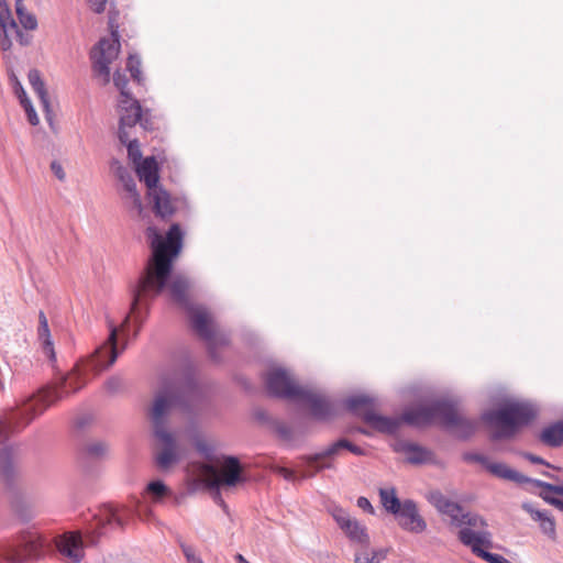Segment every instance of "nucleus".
<instances>
[{
    "mask_svg": "<svg viewBox=\"0 0 563 563\" xmlns=\"http://www.w3.org/2000/svg\"><path fill=\"white\" fill-rule=\"evenodd\" d=\"M3 357L8 364H10V367L19 379L23 377L32 367V361L27 355L25 341L18 343L16 349L14 345L9 346L4 351Z\"/></svg>",
    "mask_w": 563,
    "mask_h": 563,
    "instance_id": "f3484780",
    "label": "nucleus"
},
{
    "mask_svg": "<svg viewBox=\"0 0 563 563\" xmlns=\"http://www.w3.org/2000/svg\"><path fill=\"white\" fill-rule=\"evenodd\" d=\"M394 450L405 455L406 461L411 464H423L432 459L428 449L409 441L399 440L394 444Z\"/></svg>",
    "mask_w": 563,
    "mask_h": 563,
    "instance_id": "6ab92c4d",
    "label": "nucleus"
},
{
    "mask_svg": "<svg viewBox=\"0 0 563 563\" xmlns=\"http://www.w3.org/2000/svg\"><path fill=\"white\" fill-rule=\"evenodd\" d=\"M109 453V445L101 440H92L86 443L84 454L87 459L96 461L104 459Z\"/></svg>",
    "mask_w": 563,
    "mask_h": 563,
    "instance_id": "473e14b6",
    "label": "nucleus"
},
{
    "mask_svg": "<svg viewBox=\"0 0 563 563\" xmlns=\"http://www.w3.org/2000/svg\"><path fill=\"white\" fill-rule=\"evenodd\" d=\"M202 400V389L197 384L191 371L185 372L181 376L174 375L163 378L162 386L155 393L148 411L154 435L162 446L155 457L161 468H168L181 457L179 445L167 430L170 412L176 408L189 412L198 408Z\"/></svg>",
    "mask_w": 563,
    "mask_h": 563,
    "instance_id": "7ed1b4c3",
    "label": "nucleus"
},
{
    "mask_svg": "<svg viewBox=\"0 0 563 563\" xmlns=\"http://www.w3.org/2000/svg\"><path fill=\"white\" fill-rule=\"evenodd\" d=\"M541 474L548 478L555 479V481L558 479V477L550 472L543 471Z\"/></svg>",
    "mask_w": 563,
    "mask_h": 563,
    "instance_id": "0e129e2a",
    "label": "nucleus"
},
{
    "mask_svg": "<svg viewBox=\"0 0 563 563\" xmlns=\"http://www.w3.org/2000/svg\"><path fill=\"white\" fill-rule=\"evenodd\" d=\"M124 144H126V147H128V155H129V158L135 164L137 165L142 158V153H141V150H140V145H139V142L137 140H131L129 137V141L125 142Z\"/></svg>",
    "mask_w": 563,
    "mask_h": 563,
    "instance_id": "79ce46f5",
    "label": "nucleus"
},
{
    "mask_svg": "<svg viewBox=\"0 0 563 563\" xmlns=\"http://www.w3.org/2000/svg\"><path fill=\"white\" fill-rule=\"evenodd\" d=\"M344 402L351 412L361 417L371 428L387 434L396 433L402 421L416 427L427 426L435 420L442 422L448 404V401L437 400L429 405L408 408L400 418H397L377 413L374 399L366 395L352 396Z\"/></svg>",
    "mask_w": 563,
    "mask_h": 563,
    "instance_id": "20e7f679",
    "label": "nucleus"
},
{
    "mask_svg": "<svg viewBox=\"0 0 563 563\" xmlns=\"http://www.w3.org/2000/svg\"><path fill=\"white\" fill-rule=\"evenodd\" d=\"M131 512L126 509H118L113 507H107L103 510L104 520H107V525L122 528L128 519L130 518Z\"/></svg>",
    "mask_w": 563,
    "mask_h": 563,
    "instance_id": "72a5a7b5",
    "label": "nucleus"
},
{
    "mask_svg": "<svg viewBox=\"0 0 563 563\" xmlns=\"http://www.w3.org/2000/svg\"><path fill=\"white\" fill-rule=\"evenodd\" d=\"M126 68L131 74V77L137 82L141 84L143 81L142 71H141V60L137 55L130 54L126 63Z\"/></svg>",
    "mask_w": 563,
    "mask_h": 563,
    "instance_id": "58836bf2",
    "label": "nucleus"
},
{
    "mask_svg": "<svg viewBox=\"0 0 563 563\" xmlns=\"http://www.w3.org/2000/svg\"><path fill=\"white\" fill-rule=\"evenodd\" d=\"M29 82L34 90V92L37 95L42 109L45 112L46 119L52 124V109L51 103L48 99V93L45 88V84L42 79L41 73L37 69H31L27 75Z\"/></svg>",
    "mask_w": 563,
    "mask_h": 563,
    "instance_id": "412c9836",
    "label": "nucleus"
},
{
    "mask_svg": "<svg viewBox=\"0 0 563 563\" xmlns=\"http://www.w3.org/2000/svg\"><path fill=\"white\" fill-rule=\"evenodd\" d=\"M120 109V124L118 136L121 143L129 141L128 129L133 128L140 123L144 130H151L152 124L150 120L143 115L140 102L134 98H125L119 100Z\"/></svg>",
    "mask_w": 563,
    "mask_h": 563,
    "instance_id": "1a4fd4ad",
    "label": "nucleus"
},
{
    "mask_svg": "<svg viewBox=\"0 0 563 563\" xmlns=\"http://www.w3.org/2000/svg\"><path fill=\"white\" fill-rule=\"evenodd\" d=\"M136 174L141 181H144L148 191L157 187L158 166L155 157L144 158L136 165Z\"/></svg>",
    "mask_w": 563,
    "mask_h": 563,
    "instance_id": "5701e85b",
    "label": "nucleus"
},
{
    "mask_svg": "<svg viewBox=\"0 0 563 563\" xmlns=\"http://www.w3.org/2000/svg\"><path fill=\"white\" fill-rule=\"evenodd\" d=\"M113 82L115 87L120 90V99L131 98L132 96L126 90L128 79L120 71H117L113 76Z\"/></svg>",
    "mask_w": 563,
    "mask_h": 563,
    "instance_id": "37998d69",
    "label": "nucleus"
},
{
    "mask_svg": "<svg viewBox=\"0 0 563 563\" xmlns=\"http://www.w3.org/2000/svg\"><path fill=\"white\" fill-rule=\"evenodd\" d=\"M266 387L271 395L290 400H295L302 388L290 372L282 367H274L267 373Z\"/></svg>",
    "mask_w": 563,
    "mask_h": 563,
    "instance_id": "f8f14e48",
    "label": "nucleus"
},
{
    "mask_svg": "<svg viewBox=\"0 0 563 563\" xmlns=\"http://www.w3.org/2000/svg\"><path fill=\"white\" fill-rule=\"evenodd\" d=\"M146 234L151 241L153 255L145 274L133 290L131 312H135L142 302L158 296L170 278L169 292L173 300L187 310L191 325L198 335L209 344L214 343L217 332L209 311L202 306L191 305L188 299L190 280L183 274L172 276L173 257L178 255L183 246L180 227L173 224L165 239L154 227H148Z\"/></svg>",
    "mask_w": 563,
    "mask_h": 563,
    "instance_id": "f257e3e1",
    "label": "nucleus"
},
{
    "mask_svg": "<svg viewBox=\"0 0 563 563\" xmlns=\"http://www.w3.org/2000/svg\"><path fill=\"white\" fill-rule=\"evenodd\" d=\"M463 460L468 463H478V464L483 465L485 468L490 461L486 455L481 454V453H475V452L464 453Z\"/></svg>",
    "mask_w": 563,
    "mask_h": 563,
    "instance_id": "c03bdc74",
    "label": "nucleus"
},
{
    "mask_svg": "<svg viewBox=\"0 0 563 563\" xmlns=\"http://www.w3.org/2000/svg\"><path fill=\"white\" fill-rule=\"evenodd\" d=\"M55 544L59 554L69 563L82 561L87 543L78 531H69L56 537Z\"/></svg>",
    "mask_w": 563,
    "mask_h": 563,
    "instance_id": "ddd939ff",
    "label": "nucleus"
},
{
    "mask_svg": "<svg viewBox=\"0 0 563 563\" xmlns=\"http://www.w3.org/2000/svg\"><path fill=\"white\" fill-rule=\"evenodd\" d=\"M207 485L212 489H220L223 486H235L242 482V467L240 461L235 456H227L224 459L221 471L208 465L205 468Z\"/></svg>",
    "mask_w": 563,
    "mask_h": 563,
    "instance_id": "9d476101",
    "label": "nucleus"
},
{
    "mask_svg": "<svg viewBox=\"0 0 563 563\" xmlns=\"http://www.w3.org/2000/svg\"><path fill=\"white\" fill-rule=\"evenodd\" d=\"M339 444H340V440H338L336 442L329 445L322 452L316 453V456L313 457V460H316L320 456H325L327 459H331V457L338 455L340 450L344 449V445H339Z\"/></svg>",
    "mask_w": 563,
    "mask_h": 563,
    "instance_id": "de8ad7c7",
    "label": "nucleus"
},
{
    "mask_svg": "<svg viewBox=\"0 0 563 563\" xmlns=\"http://www.w3.org/2000/svg\"><path fill=\"white\" fill-rule=\"evenodd\" d=\"M148 196L153 201L154 210L157 216L166 218L174 213L175 209L166 190L157 186L148 191Z\"/></svg>",
    "mask_w": 563,
    "mask_h": 563,
    "instance_id": "b1692460",
    "label": "nucleus"
},
{
    "mask_svg": "<svg viewBox=\"0 0 563 563\" xmlns=\"http://www.w3.org/2000/svg\"><path fill=\"white\" fill-rule=\"evenodd\" d=\"M111 168L118 179L124 178L125 174L130 173L118 159L111 162Z\"/></svg>",
    "mask_w": 563,
    "mask_h": 563,
    "instance_id": "4d7b16f0",
    "label": "nucleus"
},
{
    "mask_svg": "<svg viewBox=\"0 0 563 563\" xmlns=\"http://www.w3.org/2000/svg\"><path fill=\"white\" fill-rule=\"evenodd\" d=\"M108 0H89L90 9L96 13H102L106 10Z\"/></svg>",
    "mask_w": 563,
    "mask_h": 563,
    "instance_id": "bf43d9fd",
    "label": "nucleus"
},
{
    "mask_svg": "<svg viewBox=\"0 0 563 563\" xmlns=\"http://www.w3.org/2000/svg\"><path fill=\"white\" fill-rule=\"evenodd\" d=\"M539 439L549 446H560L563 443V421H558L545 427L541 431Z\"/></svg>",
    "mask_w": 563,
    "mask_h": 563,
    "instance_id": "c85d7f7f",
    "label": "nucleus"
},
{
    "mask_svg": "<svg viewBox=\"0 0 563 563\" xmlns=\"http://www.w3.org/2000/svg\"><path fill=\"white\" fill-rule=\"evenodd\" d=\"M125 190V202L130 208L136 210L137 214H141L143 211L141 196L136 190V184L131 175V173L125 174L124 178L119 179Z\"/></svg>",
    "mask_w": 563,
    "mask_h": 563,
    "instance_id": "bb28decb",
    "label": "nucleus"
},
{
    "mask_svg": "<svg viewBox=\"0 0 563 563\" xmlns=\"http://www.w3.org/2000/svg\"><path fill=\"white\" fill-rule=\"evenodd\" d=\"M549 492L547 490H543L540 496L542 497V499L548 503L549 505H552L554 507H556L558 509L562 510L563 511V500L562 499H559L556 497H553V496H550L548 494Z\"/></svg>",
    "mask_w": 563,
    "mask_h": 563,
    "instance_id": "5fc2aeb1",
    "label": "nucleus"
},
{
    "mask_svg": "<svg viewBox=\"0 0 563 563\" xmlns=\"http://www.w3.org/2000/svg\"><path fill=\"white\" fill-rule=\"evenodd\" d=\"M129 320H130V316L128 314L124 318L122 324L120 325V330L122 333L125 332V328L128 327ZM124 336H125V334L122 335V340H125ZM125 346H126V341L123 342L121 351H123L125 349Z\"/></svg>",
    "mask_w": 563,
    "mask_h": 563,
    "instance_id": "680f3d73",
    "label": "nucleus"
},
{
    "mask_svg": "<svg viewBox=\"0 0 563 563\" xmlns=\"http://www.w3.org/2000/svg\"><path fill=\"white\" fill-rule=\"evenodd\" d=\"M15 474L14 450L11 446H4L0 450V476L10 484Z\"/></svg>",
    "mask_w": 563,
    "mask_h": 563,
    "instance_id": "cd10ccee",
    "label": "nucleus"
},
{
    "mask_svg": "<svg viewBox=\"0 0 563 563\" xmlns=\"http://www.w3.org/2000/svg\"><path fill=\"white\" fill-rule=\"evenodd\" d=\"M533 485L549 493H555L563 496V485H553L540 479H534Z\"/></svg>",
    "mask_w": 563,
    "mask_h": 563,
    "instance_id": "09e8293b",
    "label": "nucleus"
},
{
    "mask_svg": "<svg viewBox=\"0 0 563 563\" xmlns=\"http://www.w3.org/2000/svg\"><path fill=\"white\" fill-rule=\"evenodd\" d=\"M428 501L437 509L440 515L445 516L456 501H453L440 490H431L427 495Z\"/></svg>",
    "mask_w": 563,
    "mask_h": 563,
    "instance_id": "2f4dec72",
    "label": "nucleus"
},
{
    "mask_svg": "<svg viewBox=\"0 0 563 563\" xmlns=\"http://www.w3.org/2000/svg\"><path fill=\"white\" fill-rule=\"evenodd\" d=\"M15 1V12L19 18L20 24L29 31H33L37 27V20L34 14L27 12L23 4V0Z\"/></svg>",
    "mask_w": 563,
    "mask_h": 563,
    "instance_id": "c9c22d12",
    "label": "nucleus"
},
{
    "mask_svg": "<svg viewBox=\"0 0 563 563\" xmlns=\"http://www.w3.org/2000/svg\"><path fill=\"white\" fill-rule=\"evenodd\" d=\"M108 338L88 357L77 363L56 383L41 388L36 394L24 399L16 408L10 409L3 418H0V443L7 441L11 434L24 429L53 404L81 389L87 383L88 375H98L115 362L120 354L118 349L119 328L112 321H108Z\"/></svg>",
    "mask_w": 563,
    "mask_h": 563,
    "instance_id": "f03ea898",
    "label": "nucleus"
},
{
    "mask_svg": "<svg viewBox=\"0 0 563 563\" xmlns=\"http://www.w3.org/2000/svg\"><path fill=\"white\" fill-rule=\"evenodd\" d=\"M125 190V202L130 208L136 210L137 214H141L143 211L141 196L136 190V184L131 175V173L125 174L124 178L119 179Z\"/></svg>",
    "mask_w": 563,
    "mask_h": 563,
    "instance_id": "a878e982",
    "label": "nucleus"
},
{
    "mask_svg": "<svg viewBox=\"0 0 563 563\" xmlns=\"http://www.w3.org/2000/svg\"><path fill=\"white\" fill-rule=\"evenodd\" d=\"M486 470L498 478L510 481L517 484H533L534 481L533 478H530L519 473L518 471L509 467L507 464L501 462L489 461L488 465L486 466Z\"/></svg>",
    "mask_w": 563,
    "mask_h": 563,
    "instance_id": "4be33fe9",
    "label": "nucleus"
},
{
    "mask_svg": "<svg viewBox=\"0 0 563 563\" xmlns=\"http://www.w3.org/2000/svg\"><path fill=\"white\" fill-rule=\"evenodd\" d=\"M316 454L303 455L299 457L300 464L298 467H301L299 478L306 479L313 477L317 473L323 470H331L334 467V464L327 459L325 456H320L316 460L313 457Z\"/></svg>",
    "mask_w": 563,
    "mask_h": 563,
    "instance_id": "aec40b11",
    "label": "nucleus"
},
{
    "mask_svg": "<svg viewBox=\"0 0 563 563\" xmlns=\"http://www.w3.org/2000/svg\"><path fill=\"white\" fill-rule=\"evenodd\" d=\"M356 505L358 508H361L363 511H365L367 514H371V515L375 514L374 507L372 506L371 501L366 497H358Z\"/></svg>",
    "mask_w": 563,
    "mask_h": 563,
    "instance_id": "13d9d810",
    "label": "nucleus"
},
{
    "mask_svg": "<svg viewBox=\"0 0 563 563\" xmlns=\"http://www.w3.org/2000/svg\"><path fill=\"white\" fill-rule=\"evenodd\" d=\"M51 170L58 180L64 181L66 179V173L59 162L53 161L51 163Z\"/></svg>",
    "mask_w": 563,
    "mask_h": 563,
    "instance_id": "6e6d98bb",
    "label": "nucleus"
},
{
    "mask_svg": "<svg viewBox=\"0 0 563 563\" xmlns=\"http://www.w3.org/2000/svg\"><path fill=\"white\" fill-rule=\"evenodd\" d=\"M330 512L335 523L354 548L369 545L371 538L364 523L338 506H334Z\"/></svg>",
    "mask_w": 563,
    "mask_h": 563,
    "instance_id": "6e6552de",
    "label": "nucleus"
},
{
    "mask_svg": "<svg viewBox=\"0 0 563 563\" xmlns=\"http://www.w3.org/2000/svg\"><path fill=\"white\" fill-rule=\"evenodd\" d=\"M339 445H344V449L349 450L351 453L355 454V455H364L365 454V450L353 444L352 442H350L349 440L346 439H340V444Z\"/></svg>",
    "mask_w": 563,
    "mask_h": 563,
    "instance_id": "864d4df0",
    "label": "nucleus"
},
{
    "mask_svg": "<svg viewBox=\"0 0 563 563\" xmlns=\"http://www.w3.org/2000/svg\"><path fill=\"white\" fill-rule=\"evenodd\" d=\"M14 89L20 100V103L22 104V99L27 98V96L19 81L15 82Z\"/></svg>",
    "mask_w": 563,
    "mask_h": 563,
    "instance_id": "052dcab7",
    "label": "nucleus"
},
{
    "mask_svg": "<svg viewBox=\"0 0 563 563\" xmlns=\"http://www.w3.org/2000/svg\"><path fill=\"white\" fill-rule=\"evenodd\" d=\"M18 24L14 21L11 10L5 0H0V29H14Z\"/></svg>",
    "mask_w": 563,
    "mask_h": 563,
    "instance_id": "4c0bfd02",
    "label": "nucleus"
},
{
    "mask_svg": "<svg viewBox=\"0 0 563 563\" xmlns=\"http://www.w3.org/2000/svg\"><path fill=\"white\" fill-rule=\"evenodd\" d=\"M445 516L450 518L451 526L460 528V531L464 528H470L472 530L487 529V522L483 517L464 510L459 503H455Z\"/></svg>",
    "mask_w": 563,
    "mask_h": 563,
    "instance_id": "dca6fc26",
    "label": "nucleus"
},
{
    "mask_svg": "<svg viewBox=\"0 0 563 563\" xmlns=\"http://www.w3.org/2000/svg\"><path fill=\"white\" fill-rule=\"evenodd\" d=\"M146 494L154 503H159L170 490L162 481H152L146 486Z\"/></svg>",
    "mask_w": 563,
    "mask_h": 563,
    "instance_id": "e433bc0d",
    "label": "nucleus"
},
{
    "mask_svg": "<svg viewBox=\"0 0 563 563\" xmlns=\"http://www.w3.org/2000/svg\"><path fill=\"white\" fill-rule=\"evenodd\" d=\"M16 379H19L18 376L10 367V364H8V362L3 358L2 363L0 364V388L3 389L5 384H11Z\"/></svg>",
    "mask_w": 563,
    "mask_h": 563,
    "instance_id": "ea45409f",
    "label": "nucleus"
},
{
    "mask_svg": "<svg viewBox=\"0 0 563 563\" xmlns=\"http://www.w3.org/2000/svg\"><path fill=\"white\" fill-rule=\"evenodd\" d=\"M123 379L120 376H112L107 379L104 386L108 393L115 394L122 390Z\"/></svg>",
    "mask_w": 563,
    "mask_h": 563,
    "instance_id": "49530a36",
    "label": "nucleus"
},
{
    "mask_svg": "<svg viewBox=\"0 0 563 563\" xmlns=\"http://www.w3.org/2000/svg\"><path fill=\"white\" fill-rule=\"evenodd\" d=\"M380 504L383 508L391 515H395L402 506V500L397 497L396 489L394 487H383L378 490Z\"/></svg>",
    "mask_w": 563,
    "mask_h": 563,
    "instance_id": "7c9ffc66",
    "label": "nucleus"
},
{
    "mask_svg": "<svg viewBox=\"0 0 563 563\" xmlns=\"http://www.w3.org/2000/svg\"><path fill=\"white\" fill-rule=\"evenodd\" d=\"M522 456L533 463V464H540V465H544L547 467H551V468H554V470H559V467H555L553 465H551L549 462H547L544 459H542L541 456H538V455H534L532 453H528V452H525L522 453Z\"/></svg>",
    "mask_w": 563,
    "mask_h": 563,
    "instance_id": "603ef678",
    "label": "nucleus"
},
{
    "mask_svg": "<svg viewBox=\"0 0 563 563\" xmlns=\"http://www.w3.org/2000/svg\"><path fill=\"white\" fill-rule=\"evenodd\" d=\"M276 432L284 441L290 442L292 440V430L285 423H278L276 426Z\"/></svg>",
    "mask_w": 563,
    "mask_h": 563,
    "instance_id": "8fccbe9b",
    "label": "nucleus"
},
{
    "mask_svg": "<svg viewBox=\"0 0 563 563\" xmlns=\"http://www.w3.org/2000/svg\"><path fill=\"white\" fill-rule=\"evenodd\" d=\"M87 538H88V542H89L90 544H95V543L97 542V540H96L95 536H88Z\"/></svg>",
    "mask_w": 563,
    "mask_h": 563,
    "instance_id": "69168bd1",
    "label": "nucleus"
},
{
    "mask_svg": "<svg viewBox=\"0 0 563 563\" xmlns=\"http://www.w3.org/2000/svg\"><path fill=\"white\" fill-rule=\"evenodd\" d=\"M111 38H101L91 52L93 70L102 76L104 82L110 80V64L117 59L120 53V36L117 31H112Z\"/></svg>",
    "mask_w": 563,
    "mask_h": 563,
    "instance_id": "0eeeda50",
    "label": "nucleus"
},
{
    "mask_svg": "<svg viewBox=\"0 0 563 563\" xmlns=\"http://www.w3.org/2000/svg\"><path fill=\"white\" fill-rule=\"evenodd\" d=\"M181 552L187 563H205L197 550L187 543L180 542Z\"/></svg>",
    "mask_w": 563,
    "mask_h": 563,
    "instance_id": "a19ab883",
    "label": "nucleus"
},
{
    "mask_svg": "<svg viewBox=\"0 0 563 563\" xmlns=\"http://www.w3.org/2000/svg\"><path fill=\"white\" fill-rule=\"evenodd\" d=\"M46 545L47 542L42 534L36 530H30L1 543L0 552L9 563H23L42 558Z\"/></svg>",
    "mask_w": 563,
    "mask_h": 563,
    "instance_id": "423d86ee",
    "label": "nucleus"
},
{
    "mask_svg": "<svg viewBox=\"0 0 563 563\" xmlns=\"http://www.w3.org/2000/svg\"><path fill=\"white\" fill-rule=\"evenodd\" d=\"M22 107L26 112L29 122L32 125H37L40 120L29 98L22 99Z\"/></svg>",
    "mask_w": 563,
    "mask_h": 563,
    "instance_id": "a18cd8bd",
    "label": "nucleus"
},
{
    "mask_svg": "<svg viewBox=\"0 0 563 563\" xmlns=\"http://www.w3.org/2000/svg\"><path fill=\"white\" fill-rule=\"evenodd\" d=\"M38 336L42 340L43 354L49 361H55V351L49 335L47 319L43 312H40Z\"/></svg>",
    "mask_w": 563,
    "mask_h": 563,
    "instance_id": "c756f323",
    "label": "nucleus"
},
{
    "mask_svg": "<svg viewBox=\"0 0 563 563\" xmlns=\"http://www.w3.org/2000/svg\"><path fill=\"white\" fill-rule=\"evenodd\" d=\"M354 553V563H380L387 558L389 549H371L369 545L356 547Z\"/></svg>",
    "mask_w": 563,
    "mask_h": 563,
    "instance_id": "393cba45",
    "label": "nucleus"
},
{
    "mask_svg": "<svg viewBox=\"0 0 563 563\" xmlns=\"http://www.w3.org/2000/svg\"><path fill=\"white\" fill-rule=\"evenodd\" d=\"M275 472L277 474H279L280 476H283L288 482H294L298 477L297 473L294 470L285 467V466H276Z\"/></svg>",
    "mask_w": 563,
    "mask_h": 563,
    "instance_id": "3c124183",
    "label": "nucleus"
},
{
    "mask_svg": "<svg viewBox=\"0 0 563 563\" xmlns=\"http://www.w3.org/2000/svg\"><path fill=\"white\" fill-rule=\"evenodd\" d=\"M394 516L405 531L419 534L427 530V522L420 515L417 503L412 499L402 500V506Z\"/></svg>",
    "mask_w": 563,
    "mask_h": 563,
    "instance_id": "4468645a",
    "label": "nucleus"
},
{
    "mask_svg": "<svg viewBox=\"0 0 563 563\" xmlns=\"http://www.w3.org/2000/svg\"><path fill=\"white\" fill-rule=\"evenodd\" d=\"M295 401L306 405L317 420H327L335 415L336 406L328 396L319 390L302 387Z\"/></svg>",
    "mask_w": 563,
    "mask_h": 563,
    "instance_id": "9b49d317",
    "label": "nucleus"
},
{
    "mask_svg": "<svg viewBox=\"0 0 563 563\" xmlns=\"http://www.w3.org/2000/svg\"><path fill=\"white\" fill-rule=\"evenodd\" d=\"M521 507L527 514L530 515L533 521L539 523L540 530L543 534H545L551 541L556 540L558 534L555 519L548 510L537 509L532 504L529 503H523Z\"/></svg>",
    "mask_w": 563,
    "mask_h": 563,
    "instance_id": "a211bd4d",
    "label": "nucleus"
},
{
    "mask_svg": "<svg viewBox=\"0 0 563 563\" xmlns=\"http://www.w3.org/2000/svg\"><path fill=\"white\" fill-rule=\"evenodd\" d=\"M92 533H93V534L96 533V534L99 537V536H101L103 532H102V531H100V530H97V529H96V530H93V532H92Z\"/></svg>",
    "mask_w": 563,
    "mask_h": 563,
    "instance_id": "774afa93",
    "label": "nucleus"
},
{
    "mask_svg": "<svg viewBox=\"0 0 563 563\" xmlns=\"http://www.w3.org/2000/svg\"><path fill=\"white\" fill-rule=\"evenodd\" d=\"M534 407L525 401H508L496 410H489L482 415V419L496 430L492 434L493 440L512 438L521 427L529 424L536 417Z\"/></svg>",
    "mask_w": 563,
    "mask_h": 563,
    "instance_id": "39448f33",
    "label": "nucleus"
},
{
    "mask_svg": "<svg viewBox=\"0 0 563 563\" xmlns=\"http://www.w3.org/2000/svg\"><path fill=\"white\" fill-rule=\"evenodd\" d=\"M234 559L236 563H250L242 554H236Z\"/></svg>",
    "mask_w": 563,
    "mask_h": 563,
    "instance_id": "e2e57ef3",
    "label": "nucleus"
},
{
    "mask_svg": "<svg viewBox=\"0 0 563 563\" xmlns=\"http://www.w3.org/2000/svg\"><path fill=\"white\" fill-rule=\"evenodd\" d=\"M444 410L441 423L445 428L452 430L454 434L461 439H467L474 434L478 426L476 420L462 416L454 405L449 401Z\"/></svg>",
    "mask_w": 563,
    "mask_h": 563,
    "instance_id": "2eb2a0df",
    "label": "nucleus"
},
{
    "mask_svg": "<svg viewBox=\"0 0 563 563\" xmlns=\"http://www.w3.org/2000/svg\"><path fill=\"white\" fill-rule=\"evenodd\" d=\"M12 35H15L22 45H26L29 43V41L26 38H24L23 33L21 32L19 26H16L14 29L3 27V29H0V49L1 51L7 52L11 48V46H12L11 36Z\"/></svg>",
    "mask_w": 563,
    "mask_h": 563,
    "instance_id": "f704fd0d",
    "label": "nucleus"
},
{
    "mask_svg": "<svg viewBox=\"0 0 563 563\" xmlns=\"http://www.w3.org/2000/svg\"><path fill=\"white\" fill-rule=\"evenodd\" d=\"M100 523L106 525L107 520H104L103 512L101 514V518L99 519V522H97V526H100Z\"/></svg>",
    "mask_w": 563,
    "mask_h": 563,
    "instance_id": "338daca9",
    "label": "nucleus"
}]
</instances>
